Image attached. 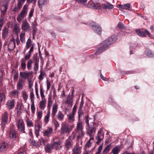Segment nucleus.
I'll return each mask as SVG.
<instances>
[{"label": "nucleus", "mask_w": 154, "mask_h": 154, "mask_svg": "<svg viewBox=\"0 0 154 154\" xmlns=\"http://www.w3.org/2000/svg\"><path fill=\"white\" fill-rule=\"evenodd\" d=\"M32 3L34 4L33 0H27L26 3L23 6L22 10L18 14L17 20L19 23L22 22L24 17L27 15L28 12L29 4Z\"/></svg>", "instance_id": "f257e3e1"}, {"label": "nucleus", "mask_w": 154, "mask_h": 154, "mask_svg": "<svg viewBox=\"0 0 154 154\" xmlns=\"http://www.w3.org/2000/svg\"><path fill=\"white\" fill-rule=\"evenodd\" d=\"M83 129V127L82 125V122L80 121H79L77 123L76 129L74 132L72 133L73 139L75 137V135H77L78 138H81L83 137L85 134Z\"/></svg>", "instance_id": "f03ea898"}, {"label": "nucleus", "mask_w": 154, "mask_h": 154, "mask_svg": "<svg viewBox=\"0 0 154 154\" xmlns=\"http://www.w3.org/2000/svg\"><path fill=\"white\" fill-rule=\"evenodd\" d=\"M112 44L108 39L103 41L101 43V46L97 49L95 53L96 54H98L100 53L103 51L109 48L110 46Z\"/></svg>", "instance_id": "7ed1b4c3"}, {"label": "nucleus", "mask_w": 154, "mask_h": 154, "mask_svg": "<svg viewBox=\"0 0 154 154\" xmlns=\"http://www.w3.org/2000/svg\"><path fill=\"white\" fill-rule=\"evenodd\" d=\"M73 125H69L67 123L62 124L61 127V134H68L72 130Z\"/></svg>", "instance_id": "20e7f679"}, {"label": "nucleus", "mask_w": 154, "mask_h": 154, "mask_svg": "<svg viewBox=\"0 0 154 154\" xmlns=\"http://www.w3.org/2000/svg\"><path fill=\"white\" fill-rule=\"evenodd\" d=\"M91 29L98 35H101L102 30L101 27L98 24L94 23H90Z\"/></svg>", "instance_id": "39448f33"}, {"label": "nucleus", "mask_w": 154, "mask_h": 154, "mask_svg": "<svg viewBox=\"0 0 154 154\" xmlns=\"http://www.w3.org/2000/svg\"><path fill=\"white\" fill-rule=\"evenodd\" d=\"M17 127L18 130L22 133H25V125L23 120L19 119L16 122Z\"/></svg>", "instance_id": "423d86ee"}, {"label": "nucleus", "mask_w": 154, "mask_h": 154, "mask_svg": "<svg viewBox=\"0 0 154 154\" xmlns=\"http://www.w3.org/2000/svg\"><path fill=\"white\" fill-rule=\"evenodd\" d=\"M136 32L137 34L142 37H145L146 33L149 37H152V36L149 33V32L146 29H139L136 30Z\"/></svg>", "instance_id": "0eeeda50"}, {"label": "nucleus", "mask_w": 154, "mask_h": 154, "mask_svg": "<svg viewBox=\"0 0 154 154\" xmlns=\"http://www.w3.org/2000/svg\"><path fill=\"white\" fill-rule=\"evenodd\" d=\"M117 8L119 9L120 10H125L131 11L132 10V8L130 3H127L124 5H118L117 6Z\"/></svg>", "instance_id": "6e6552de"}, {"label": "nucleus", "mask_w": 154, "mask_h": 154, "mask_svg": "<svg viewBox=\"0 0 154 154\" xmlns=\"http://www.w3.org/2000/svg\"><path fill=\"white\" fill-rule=\"evenodd\" d=\"M42 133L45 137H49L52 135L53 129L51 128H48L47 130L43 131Z\"/></svg>", "instance_id": "1a4fd4ad"}, {"label": "nucleus", "mask_w": 154, "mask_h": 154, "mask_svg": "<svg viewBox=\"0 0 154 154\" xmlns=\"http://www.w3.org/2000/svg\"><path fill=\"white\" fill-rule=\"evenodd\" d=\"M9 50H13L15 47V40L13 37L11 39L8 45Z\"/></svg>", "instance_id": "9d476101"}, {"label": "nucleus", "mask_w": 154, "mask_h": 154, "mask_svg": "<svg viewBox=\"0 0 154 154\" xmlns=\"http://www.w3.org/2000/svg\"><path fill=\"white\" fill-rule=\"evenodd\" d=\"M30 26L26 20L22 22V29L25 31H29L30 29Z\"/></svg>", "instance_id": "9b49d317"}, {"label": "nucleus", "mask_w": 154, "mask_h": 154, "mask_svg": "<svg viewBox=\"0 0 154 154\" xmlns=\"http://www.w3.org/2000/svg\"><path fill=\"white\" fill-rule=\"evenodd\" d=\"M32 72H21L20 73V76L24 79H28L30 75L31 74Z\"/></svg>", "instance_id": "f8f14e48"}, {"label": "nucleus", "mask_w": 154, "mask_h": 154, "mask_svg": "<svg viewBox=\"0 0 154 154\" xmlns=\"http://www.w3.org/2000/svg\"><path fill=\"white\" fill-rule=\"evenodd\" d=\"M8 4L7 3L4 4L1 6L0 10H1V15L2 16H4L5 15L7 10L8 9Z\"/></svg>", "instance_id": "ddd939ff"}, {"label": "nucleus", "mask_w": 154, "mask_h": 154, "mask_svg": "<svg viewBox=\"0 0 154 154\" xmlns=\"http://www.w3.org/2000/svg\"><path fill=\"white\" fill-rule=\"evenodd\" d=\"M8 120V113L6 112H5L2 115V125L4 126L7 122Z\"/></svg>", "instance_id": "4468645a"}, {"label": "nucleus", "mask_w": 154, "mask_h": 154, "mask_svg": "<svg viewBox=\"0 0 154 154\" xmlns=\"http://www.w3.org/2000/svg\"><path fill=\"white\" fill-rule=\"evenodd\" d=\"M65 103L70 107H71L72 106L73 103V99L72 98L70 97V94L66 97V100L65 101Z\"/></svg>", "instance_id": "2eb2a0df"}, {"label": "nucleus", "mask_w": 154, "mask_h": 154, "mask_svg": "<svg viewBox=\"0 0 154 154\" xmlns=\"http://www.w3.org/2000/svg\"><path fill=\"white\" fill-rule=\"evenodd\" d=\"M58 107V105L56 103H54L52 108L51 114L52 118H54L55 116L57 111Z\"/></svg>", "instance_id": "dca6fc26"}, {"label": "nucleus", "mask_w": 154, "mask_h": 154, "mask_svg": "<svg viewBox=\"0 0 154 154\" xmlns=\"http://www.w3.org/2000/svg\"><path fill=\"white\" fill-rule=\"evenodd\" d=\"M15 102V101L14 99L8 100L6 104L8 109H13L14 107Z\"/></svg>", "instance_id": "f3484780"}, {"label": "nucleus", "mask_w": 154, "mask_h": 154, "mask_svg": "<svg viewBox=\"0 0 154 154\" xmlns=\"http://www.w3.org/2000/svg\"><path fill=\"white\" fill-rule=\"evenodd\" d=\"M98 141L96 142V143L99 144L100 141L103 140L104 138L103 134L101 132V130L99 131L98 133V134L96 137Z\"/></svg>", "instance_id": "a211bd4d"}, {"label": "nucleus", "mask_w": 154, "mask_h": 154, "mask_svg": "<svg viewBox=\"0 0 154 154\" xmlns=\"http://www.w3.org/2000/svg\"><path fill=\"white\" fill-rule=\"evenodd\" d=\"M61 141L60 140H58L57 141L54 142L52 145L53 148L55 149L56 150L60 149L61 148L60 145Z\"/></svg>", "instance_id": "6ab92c4d"}, {"label": "nucleus", "mask_w": 154, "mask_h": 154, "mask_svg": "<svg viewBox=\"0 0 154 154\" xmlns=\"http://www.w3.org/2000/svg\"><path fill=\"white\" fill-rule=\"evenodd\" d=\"M56 117L59 121H62L64 120V115L61 111H59L56 115Z\"/></svg>", "instance_id": "aec40b11"}, {"label": "nucleus", "mask_w": 154, "mask_h": 154, "mask_svg": "<svg viewBox=\"0 0 154 154\" xmlns=\"http://www.w3.org/2000/svg\"><path fill=\"white\" fill-rule=\"evenodd\" d=\"M111 43L112 44L116 42L118 39L117 35L116 34H113L108 38Z\"/></svg>", "instance_id": "412c9836"}, {"label": "nucleus", "mask_w": 154, "mask_h": 154, "mask_svg": "<svg viewBox=\"0 0 154 154\" xmlns=\"http://www.w3.org/2000/svg\"><path fill=\"white\" fill-rule=\"evenodd\" d=\"M120 151V146L119 145L116 146L114 147L112 150L113 154H118Z\"/></svg>", "instance_id": "4be33fe9"}, {"label": "nucleus", "mask_w": 154, "mask_h": 154, "mask_svg": "<svg viewBox=\"0 0 154 154\" xmlns=\"http://www.w3.org/2000/svg\"><path fill=\"white\" fill-rule=\"evenodd\" d=\"M148 57H154V52L150 50H146L144 53Z\"/></svg>", "instance_id": "5701e85b"}, {"label": "nucleus", "mask_w": 154, "mask_h": 154, "mask_svg": "<svg viewBox=\"0 0 154 154\" xmlns=\"http://www.w3.org/2000/svg\"><path fill=\"white\" fill-rule=\"evenodd\" d=\"M8 146V145L7 143H3L0 144V151L3 152L5 151Z\"/></svg>", "instance_id": "b1692460"}, {"label": "nucleus", "mask_w": 154, "mask_h": 154, "mask_svg": "<svg viewBox=\"0 0 154 154\" xmlns=\"http://www.w3.org/2000/svg\"><path fill=\"white\" fill-rule=\"evenodd\" d=\"M24 81L22 79L19 78L17 84V88L18 89H22L23 88V83Z\"/></svg>", "instance_id": "393cba45"}, {"label": "nucleus", "mask_w": 154, "mask_h": 154, "mask_svg": "<svg viewBox=\"0 0 154 154\" xmlns=\"http://www.w3.org/2000/svg\"><path fill=\"white\" fill-rule=\"evenodd\" d=\"M103 8L104 9H112L114 7L113 5L109 2H106L103 5Z\"/></svg>", "instance_id": "a878e982"}, {"label": "nucleus", "mask_w": 154, "mask_h": 154, "mask_svg": "<svg viewBox=\"0 0 154 154\" xmlns=\"http://www.w3.org/2000/svg\"><path fill=\"white\" fill-rule=\"evenodd\" d=\"M75 114L70 113L67 115L68 119L70 122H72L75 121L74 115Z\"/></svg>", "instance_id": "bb28decb"}, {"label": "nucleus", "mask_w": 154, "mask_h": 154, "mask_svg": "<svg viewBox=\"0 0 154 154\" xmlns=\"http://www.w3.org/2000/svg\"><path fill=\"white\" fill-rule=\"evenodd\" d=\"M46 103V100L42 99L40 103V108L42 109H44L45 107Z\"/></svg>", "instance_id": "cd10ccee"}, {"label": "nucleus", "mask_w": 154, "mask_h": 154, "mask_svg": "<svg viewBox=\"0 0 154 154\" xmlns=\"http://www.w3.org/2000/svg\"><path fill=\"white\" fill-rule=\"evenodd\" d=\"M50 116V112L48 110L47 111V114L45 116L44 118V121L46 124H47L48 122Z\"/></svg>", "instance_id": "c85d7f7f"}, {"label": "nucleus", "mask_w": 154, "mask_h": 154, "mask_svg": "<svg viewBox=\"0 0 154 154\" xmlns=\"http://www.w3.org/2000/svg\"><path fill=\"white\" fill-rule=\"evenodd\" d=\"M53 148L52 145L48 144L45 147V150L46 152H50Z\"/></svg>", "instance_id": "c756f323"}, {"label": "nucleus", "mask_w": 154, "mask_h": 154, "mask_svg": "<svg viewBox=\"0 0 154 154\" xmlns=\"http://www.w3.org/2000/svg\"><path fill=\"white\" fill-rule=\"evenodd\" d=\"M47 0H38V5L40 8L42 7L43 6L47 3Z\"/></svg>", "instance_id": "7c9ffc66"}, {"label": "nucleus", "mask_w": 154, "mask_h": 154, "mask_svg": "<svg viewBox=\"0 0 154 154\" xmlns=\"http://www.w3.org/2000/svg\"><path fill=\"white\" fill-rule=\"evenodd\" d=\"M95 129L94 127H89L88 129V133L90 136H91L95 132Z\"/></svg>", "instance_id": "2f4dec72"}, {"label": "nucleus", "mask_w": 154, "mask_h": 154, "mask_svg": "<svg viewBox=\"0 0 154 154\" xmlns=\"http://www.w3.org/2000/svg\"><path fill=\"white\" fill-rule=\"evenodd\" d=\"M9 137L10 139L14 140L16 137V132L14 131H11L10 132Z\"/></svg>", "instance_id": "473e14b6"}, {"label": "nucleus", "mask_w": 154, "mask_h": 154, "mask_svg": "<svg viewBox=\"0 0 154 154\" xmlns=\"http://www.w3.org/2000/svg\"><path fill=\"white\" fill-rule=\"evenodd\" d=\"M20 62L21 68L24 70L26 69V61L25 60H24L23 58L21 60Z\"/></svg>", "instance_id": "72a5a7b5"}, {"label": "nucleus", "mask_w": 154, "mask_h": 154, "mask_svg": "<svg viewBox=\"0 0 154 154\" xmlns=\"http://www.w3.org/2000/svg\"><path fill=\"white\" fill-rule=\"evenodd\" d=\"M72 145V143L71 142L68 140H67L65 142V146L66 149L68 150L70 149Z\"/></svg>", "instance_id": "f704fd0d"}, {"label": "nucleus", "mask_w": 154, "mask_h": 154, "mask_svg": "<svg viewBox=\"0 0 154 154\" xmlns=\"http://www.w3.org/2000/svg\"><path fill=\"white\" fill-rule=\"evenodd\" d=\"M26 122L27 127H33V125L32 120L29 118H27Z\"/></svg>", "instance_id": "c9c22d12"}, {"label": "nucleus", "mask_w": 154, "mask_h": 154, "mask_svg": "<svg viewBox=\"0 0 154 154\" xmlns=\"http://www.w3.org/2000/svg\"><path fill=\"white\" fill-rule=\"evenodd\" d=\"M78 118L79 119V121H80V119L82 118L84 115V112L82 109H79L78 111Z\"/></svg>", "instance_id": "e433bc0d"}, {"label": "nucleus", "mask_w": 154, "mask_h": 154, "mask_svg": "<svg viewBox=\"0 0 154 154\" xmlns=\"http://www.w3.org/2000/svg\"><path fill=\"white\" fill-rule=\"evenodd\" d=\"M32 59H29L27 62V68L28 70L31 69L32 67Z\"/></svg>", "instance_id": "4c0bfd02"}, {"label": "nucleus", "mask_w": 154, "mask_h": 154, "mask_svg": "<svg viewBox=\"0 0 154 154\" xmlns=\"http://www.w3.org/2000/svg\"><path fill=\"white\" fill-rule=\"evenodd\" d=\"M73 154H80V150L79 148L76 147L73 149L72 150Z\"/></svg>", "instance_id": "58836bf2"}, {"label": "nucleus", "mask_w": 154, "mask_h": 154, "mask_svg": "<svg viewBox=\"0 0 154 154\" xmlns=\"http://www.w3.org/2000/svg\"><path fill=\"white\" fill-rule=\"evenodd\" d=\"M5 94L3 93L0 94V103L4 102L5 100Z\"/></svg>", "instance_id": "ea45409f"}, {"label": "nucleus", "mask_w": 154, "mask_h": 154, "mask_svg": "<svg viewBox=\"0 0 154 154\" xmlns=\"http://www.w3.org/2000/svg\"><path fill=\"white\" fill-rule=\"evenodd\" d=\"M93 8L96 9H101V7L100 3H96L92 6Z\"/></svg>", "instance_id": "a19ab883"}, {"label": "nucleus", "mask_w": 154, "mask_h": 154, "mask_svg": "<svg viewBox=\"0 0 154 154\" xmlns=\"http://www.w3.org/2000/svg\"><path fill=\"white\" fill-rule=\"evenodd\" d=\"M48 107L49 109L51 108L53 103V101L52 100L51 97H48Z\"/></svg>", "instance_id": "79ce46f5"}, {"label": "nucleus", "mask_w": 154, "mask_h": 154, "mask_svg": "<svg viewBox=\"0 0 154 154\" xmlns=\"http://www.w3.org/2000/svg\"><path fill=\"white\" fill-rule=\"evenodd\" d=\"M25 1L24 0H18L17 5L19 8H21L22 7L23 4Z\"/></svg>", "instance_id": "37998d69"}, {"label": "nucleus", "mask_w": 154, "mask_h": 154, "mask_svg": "<svg viewBox=\"0 0 154 154\" xmlns=\"http://www.w3.org/2000/svg\"><path fill=\"white\" fill-rule=\"evenodd\" d=\"M25 32H22L21 33L20 35V39L21 41L22 42H24L25 41Z\"/></svg>", "instance_id": "c03bdc74"}, {"label": "nucleus", "mask_w": 154, "mask_h": 154, "mask_svg": "<svg viewBox=\"0 0 154 154\" xmlns=\"http://www.w3.org/2000/svg\"><path fill=\"white\" fill-rule=\"evenodd\" d=\"M4 22V19L3 17H0V31L1 30Z\"/></svg>", "instance_id": "a18cd8bd"}, {"label": "nucleus", "mask_w": 154, "mask_h": 154, "mask_svg": "<svg viewBox=\"0 0 154 154\" xmlns=\"http://www.w3.org/2000/svg\"><path fill=\"white\" fill-rule=\"evenodd\" d=\"M45 75V73L42 71H41L40 75L38 76L39 80H42L43 79V77Z\"/></svg>", "instance_id": "49530a36"}, {"label": "nucleus", "mask_w": 154, "mask_h": 154, "mask_svg": "<svg viewBox=\"0 0 154 154\" xmlns=\"http://www.w3.org/2000/svg\"><path fill=\"white\" fill-rule=\"evenodd\" d=\"M32 59L34 64H39V59H38L36 56H33Z\"/></svg>", "instance_id": "de8ad7c7"}, {"label": "nucleus", "mask_w": 154, "mask_h": 154, "mask_svg": "<svg viewBox=\"0 0 154 154\" xmlns=\"http://www.w3.org/2000/svg\"><path fill=\"white\" fill-rule=\"evenodd\" d=\"M111 146V144H109V145L107 146L104 149L103 152L107 153V152L109 151L110 149V147Z\"/></svg>", "instance_id": "09e8293b"}, {"label": "nucleus", "mask_w": 154, "mask_h": 154, "mask_svg": "<svg viewBox=\"0 0 154 154\" xmlns=\"http://www.w3.org/2000/svg\"><path fill=\"white\" fill-rule=\"evenodd\" d=\"M31 108L32 113L33 114H34L35 112V106L34 102H31Z\"/></svg>", "instance_id": "8fccbe9b"}, {"label": "nucleus", "mask_w": 154, "mask_h": 154, "mask_svg": "<svg viewBox=\"0 0 154 154\" xmlns=\"http://www.w3.org/2000/svg\"><path fill=\"white\" fill-rule=\"evenodd\" d=\"M19 92L17 90H14L11 91V95L14 97H18Z\"/></svg>", "instance_id": "3c124183"}, {"label": "nucleus", "mask_w": 154, "mask_h": 154, "mask_svg": "<svg viewBox=\"0 0 154 154\" xmlns=\"http://www.w3.org/2000/svg\"><path fill=\"white\" fill-rule=\"evenodd\" d=\"M14 30L16 33H18L20 32L19 27L17 24L14 26Z\"/></svg>", "instance_id": "603ef678"}, {"label": "nucleus", "mask_w": 154, "mask_h": 154, "mask_svg": "<svg viewBox=\"0 0 154 154\" xmlns=\"http://www.w3.org/2000/svg\"><path fill=\"white\" fill-rule=\"evenodd\" d=\"M33 89H32V91L30 93V97L31 98V102H34V94L33 91Z\"/></svg>", "instance_id": "864d4df0"}, {"label": "nucleus", "mask_w": 154, "mask_h": 154, "mask_svg": "<svg viewBox=\"0 0 154 154\" xmlns=\"http://www.w3.org/2000/svg\"><path fill=\"white\" fill-rule=\"evenodd\" d=\"M31 40L30 38L28 39L26 43V47L27 49H28L31 46Z\"/></svg>", "instance_id": "5fc2aeb1"}, {"label": "nucleus", "mask_w": 154, "mask_h": 154, "mask_svg": "<svg viewBox=\"0 0 154 154\" xmlns=\"http://www.w3.org/2000/svg\"><path fill=\"white\" fill-rule=\"evenodd\" d=\"M21 9L20 8H19V7L17 5V6H15V7L12 8V10L14 12H17L18 11Z\"/></svg>", "instance_id": "6e6d98bb"}, {"label": "nucleus", "mask_w": 154, "mask_h": 154, "mask_svg": "<svg viewBox=\"0 0 154 154\" xmlns=\"http://www.w3.org/2000/svg\"><path fill=\"white\" fill-rule=\"evenodd\" d=\"M28 83L29 89L30 90H32V89H33L32 88V87L33 85V82L32 80H29Z\"/></svg>", "instance_id": "4d7b16f0"}, {"label": "nucleus", "mask_w": 154, "mask_h": 154, "mask_svg": "<svg viewBox=\"0 0 154 154\" xmlns=\"http://www.w3.org/2000/svg\"><path fill=\"white\" fill-rule=\"evenodd\" d=\"M40 93L42 98V99H45V95H44V91L42 88H41L40 89Z\"/></svg>", "instance_id": "13d9d810"}, {"label": "nucleus", "mask_w": 154, "mask_h": 154, "mask_svg": "<svg viewBox=\"0 0 154 154\" xmlns=\"http://www.w3.org/2000/svg\"><path fill=\"white\" fill-rule=\"evenodd\" d=\"M31 54L30 53H28L27 54H26L24 56V58L25 60H29L31 56Z\"/></svg>", "instance_id": "bf43d9fd"}, {"label": "nucleus", "mask_w": 154, "mask_h": 154, "mask_svg": "<svg viewBox=\"0 0 154 154\" xmlns=\"http://www.w3.org/2000/svg\"><path fill=\"white\" fill-rule=\"evenodd\" d=\"M34 12V8H32L30 10L29 15V19L31 18L33 16Z\"/></svg>", "instance_id": "052dcab7"}, {"label": "nucleus", "mask_w": 154, "mask_h": 154, "mask_svg": "<svg viewBox=\"0 0 154 154\" xmlns=\"http://www.w3.org/2000/svg\"><path fill=\"white\" fill-rule=\"evenodd\" d=\"M42 111H39L37 112V117L39 119H40L42 117Z\"/></svg>", "instance_id": "680f3d73"}, {"label": "nucleus", "mask_w": 154, "mask_h": 154, "mask_svg": "<svg viewBox=\"0 0 154 154\" xmlns=\"http://www.w3.org/2000/svg\"><path fill=\"white\" fill-rule=\"evenodd\" d=\"M77 103V102L76 103V104L74 106L72 113L73 114H75V113L76 112V109L77 108V106L76 105V104Z\"/></svg>", "instance_id": "e2e57ef3"}, {"label": "nucleus", "mask_w": 154, "mask_h": 154, "mask_svg": "<svg viewBox=\"0 0 154 154\" xmlns=\"http://www.w3.org/2000/svg\"><path fill=\"white\" fill-rule=\"evenodd\" d=\"M84 102L83 100L82 99L81 100V101L80 103V104L79 107V109H82V108L83 106V105L84 104Z\"/></svg>", "instance_id": "0e129e2a"}, {"label": "nucleus", "mask_w": 154, "mask_h": 154, "mask_svg": "<svg viewBox=\"0 0 154 154\" xmlns=\"http://www.w3.org/2000/svg\"><path fill=\"white\" fill-rule=\"evenodd\" d=\"M39 64H34V69L35 71L36 72L38 70Z\"/></svg>", "instance_id": "69168bd1"}, {"label": "nucleus", "mask_w": 154, "mask_h": 154, "mask_svg": "<svg viewBox=\"0 0 154 154\" xmlns=\"http://www.w3.org/2000/svg\"><path fill=\"white\" fill-rule=\"evenodd\" d=\"M100 78L103 80L106 81L107 82H109V80L108 79H106V77H105L104 76H103L101 73H100Z\"/></svg>", "instance_id": "338daca9"}, {"label": "nucleus", "mask_w": 154, "mask_h": 154, "mask_svg": "<svg viewBox=\"0 0 154 154\" xmlns=\"http://www.w3.org/2000/svg\"><path fill=\"white\" fill-rule=\"evenodd\" d=\"M23 98L24 100H26L28 98V96L26 93L25 92H24L23 93Z\"/></svg>", "instance_id": "774afa93"}]
</instances>
